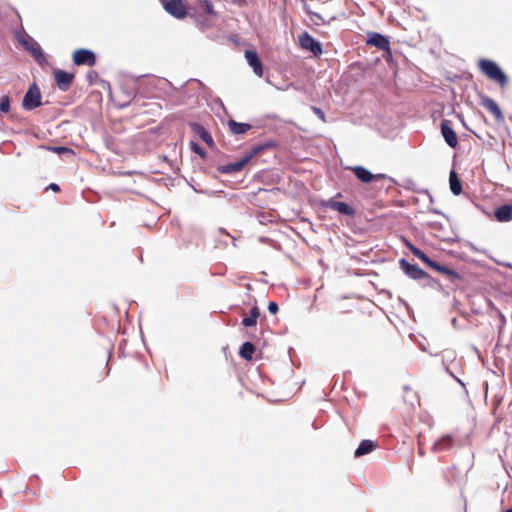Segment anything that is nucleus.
I'll return each instance as SVG.
<instances>
[{"instance_id": "nucleus-1", "label": "nucleus", "mask_w": 512, "mask_h": 512, "mask_svg": "<svg viewBox=\"0 0 512 512\" xmlns=\"http://www.w3.org/2000/svg\"><path fill=\"white\" fill-rule=\"evenodd\" d=\"M210 89L200 80L191 78L186 81L180 88L173 89V96L178 100L179 104H186L192 99H197L200 95H210Z\"/></svg>"}, {"instance_id": "nucleus-2", "label": "nucleus", "mask_w": 512, "mask_h": 512, "mask_svg": "<svg viewBox=\"0 0 512 512\" xmlns=\"http://www.w3.org/2000/svg\"><path fill=\"white\" fill-rule=\"evenodd\" d=\"M399 267L403 273L415 281H425V285L434 287L437 283L426 271L420 268L417 264H412L405 258L399 260Z\"/></svg>"}, {"instance_id": "nucleus-3", "label": "nucleus", "mask_w": 512, "mask_h": 512, "mask_svg": "<svg viewBox=\"0 0 512 512\" xmlns=\"http://www.w3.org/2000/svg\"><path fill=\"white\" fill-rule=\"evenodd\" d=\"M478 67L485 76L501 86L508 83L507 75L496 62L482 58L478 62Z\"/></svg>"}, {"instance_id": "nucleus-4", "label": "nucleus", "mask_w": 512, "mask_h": 512, "mask_svg": "<svg viewBox=\"0 0 512 512\" xmlns=\"http://www.w3.org/2000/svg\"><path fill=\"white\" fill-rule=\"evenodd\" d=\"M17 40L40 66L48 63L45 53L36 40L31 37L27 39L20 33L17 34Z\"/></svg>"}, {"instance_id": "nucleus-5", "label": "nucleus", "mask_w": 512, "mask_h": 512, "mask_svg": "<svg viewBox=\"0 0 512 512\" xmlns=\"http://www.w3.org/2000/svg\"><path fill=\"white\" fill-rule=\"evenodd\" d=\"M42 105V94L38 85L33 82L29 87L26 93L24 94L22 100V107L27 111H32Z\"/></svg>"}, {"instance_id": "nucleus-6", "label": "nucleus", "mask_w": 512, "mask_h": 512, "mask_svg": "<svg viewBox=\"0 0 512 512\" xmlns=\"http://www.w3.org/2000/svg\"><path fill=\"white\" fill-rule=\"evenodd\" d=\"M341 193H337V195L328 200L322 201V206L330 208L334 211L339 212L342 215L354 217L356 214L355 209L350 206L348 203L337 201L336 198L341 197Z\"/></svg>"}, {"instance_id": "nucleus-7", "label": "nucleus", "mask_w": 512, "mask_h": 512, "mask_svg": "<svg viewBox=\"0 0 512 512\" xmlns=\"http://www.w3.org/2000/svg\"><path fill=\"white\" fill-rule=\"evenodd\" d=\"M299 44L301 48L311 52L314 56H320L323 53L321 42L306 31L299 35Z\"/></svg>"}, {"instance_id": "nucleus-8", "label": "nucleus", "mask_w": 512, "mask_h": 512, "mask_svg": "<svg viewBox=\"0 0 512 512\" xmlns=\"http://www.w3.org/2000/svg\"><path fill=\"white\" fill-rule=\"evenodd\" d=\"M73 62L77 66H94L96 64V55L89 49H77L73 53Z\"/></svg>"}, {"instance_id": "nucleus-9", "label": "nucleus", "mask_w": 512, "mask_h": 512, "mask_svg": "<svg viewBox=\"0 0 512 512\" xmlns=\"http://www.w3.org/2000/svg\"><path fill=\"white\" fill-rule=\"evenodd\" d=\"M251 159L252 158L247 153L246 155H244L241 159L237 160L236 162L218 166L217 170L221 174H227V175L238 173L251 161Z\"/></svg>"}, {"instance_id": "nucleus-10", "label": "nucleus", "mask_w": 512, "mask_h": 512, "mask_svg": "<svg viewBox=\"0 0 512 512\" xmlns=\"http://www.w3.org/2000/svg\"><path fill=\"white\" fill-rule=\"evenodd\" d=\"M164 9L170 15L177 19H182L187 15V9L181 0H165L163 2Z\"/></svg>"}, {"instance_id": "nucleus-11", "label": "nucleus", "mask_w": 512, "mask_h": 512, "mask_svg": "<svg viewBox=\"0 0 512 512\" xmlns=\"http://www.w3.org/2000/svg\"><path fill=\"white\" fill-rule=\"evenodd\" d=\"M366 44L383 51H390L389 38L378 32H369L367 34Z\"/></svg>"}, {"instance_id": "nucleus-12", "label": "nucleus", "mask_w": 512, "mask_h": 512, "mask_svg": "<svg viewBox=\"0 0 512 512\" xmlns=\"http://www.w3.org/2000/svg\"><path fill=\"white\" fill-rule=\"evenodd\" d=\"M441 134L446 142V144L451 148H456L458 145V139L456 132L450 125L449 120H443L440 124Z\"/></svg>"}, {"instance_id": "nucleus-13", "label": "nucleus", "mask_w": 512, "mask_h": 512, "mask_svg": "<svg viewBox=\"0 0 512 512\" xmlns=\"http://www.w3.org/2000/svg\"><path fill=\"white\" fill-rule=\"evenodd\" d=\"M54 77L58 88L63 92L70 88L74 79V75L72 73L61 69H56L54 71Z\"/></svg>"}, {"instance_id": "nucleus-14", "label": "nucleus", "mask_w": 512, "mask_h": 512, "mask_svg": "<svg viewBox=\"0 0 512 512\" xmlns=\"http://www.w3.org/2000/svg\"><path fill=\"white\" fill-rule=\"evenodd\" d=\"M189 127L191 131L197 135L202 141H204L209 147H214V140L210 132L201 124L196 122H190Z\"/></svg>"}, {"instance_id": "nucleus-15", "label": "nucleus", "mask_w": 512, "mask_h": 512, "mask_svg": "<svg viewBox=\"0 0 512 512\" xmlns=\"http://www.w3.org/2000/svg\"><path fill=\"white\" fill-rule=\"evenodd\" d=\"M427 266L434 269L435 271H437L439 273L446 275L451 282H455L456 280L461 279V275L457 271H455L447 266H444L433 259H431L429 261Z\"/></svg>"}, {"instance_id": "nucleus-16", "label": "nucleus", "mask_w": 512, "mask_h": 512, "mask_svg": "<svg viewBox=\"0 0 512 512\" xmlns=\"http://www.w3.org/2000/svg\"><path fill=\"white\" fill-rule=\"evenodd\" d=\"M480 105L489 110L495 117V119L500 122L503 121V113L499 107V105L489 96L483 95L480 98Z\"/></svg>"}, {"instance_id": "nucleus-17", "label": "nucleus", "mask_w": 512, "mask_h": 512, "mask_svg": "<svg viewBox=\"0 0 512 512\" xmlns=\"http://www.w3.org/2000/svg\"><path fill=\"white\" fill-rule=\"evenodd\" d=\"M245 59H246L247 63L249 64V66L252 67L253 72L258 77H262L263 66H262V62H261L257 52L254 50H249V49L246 50L245 51Z\"/></svg>"}, {"instance_id": "nucleus-18", "label": "nucleus", "mask_w": 512, "mask_h": 512, "mask_svg": "<svg viewBox=\"0 0 512 512\" xmlns=\"http://www.w3.org/2000/svg\"><path fill=\"white\" fill-rule=\"evenodd\" d=\"M454 445V438L452 435L447 434L435 441L432 445V451L434 453L449 451Z\"/></svg>"}, {"instance_id": "nucleus-19", "label": "nucleus", "mask_w": 512, "mask_h": 512, "mask_svg": "<svg viewBox=\"0 0 512 512\" xmlns=\"http://www.w3.org/2000/svg\"><path fill=\"white\" fill-rule=\"evenodd\" d=\"M350 169L362 183L367 184L375 180L374 174L364 166H353Z\"/></svg>"}, {"instance_id": "nucleus-20", "label": "nucleus", "mask_w": 512, "mask_h": 512, "mask_svg": "<svg viewBox=\"0 0 512 512\" xmlns=\"http://www.w3.org/2000/svg\"><path fill=\"white\" fill-rule=\"evenodd\" d=\"M494 216L498 222H509L512 220V204H503L494 211Z\"/></svg>"}, {"instance_id": "nucleus-21", "label": "nucleus", "mask_w": 512, "mask_h": 512, "mask_svg": "<svg viewBox=\"0 0 512 512\" xmlns=\"http://www.w3.org/2000/svg\"><path fill=\"white\" fill-rule=\"evenodd\" d=\"M377 443L373 440L365 439L360 442L354 452L355 457H362L373 452L377 448Z\"/></svg>"}, {"instance_id": "nucleus-22", "label": "nucleus", "mask_w": 512, "mask_h": 512, "mask_svg": "<svg viewBox=\"0 0 512 512\" xmlns=\"http://www.w3.org/2000/svg\"><path fill=\"white\" fill-rule=\"evenodd\" d=\"M228 127L234 135H242L248 132L252 128V125L231 119L228 121Z\"/></svg>"}, {"instance_id": "nucleus-23", "label": "nucleus", "mask_w": 512, "mask_h": 512, "mask_svg": "<svg viewBox=\"0 0 512 512\" xmlns=\"http://www.w3.org/2000/svg\"><path fill=\"white\" fill-rule=\"evenodd\" d=\"M277 146H278V144L276 141L267 140L263 143H259L255 146H253V148L250 150V152H248V154L250 155L251 158H253V157L259 155L260 153H262L263 151L276 148Z\"/></svg>"}, {"instance_id": "nucleus-24", "label": "nucleus", "mask_w": 512, "mask_h": 512, "mask_svg": "<svg viewBox=\"0 0 512 512\" xmlns=\"http://www.w3.org/2000/svg\"><path fill=\"white\" fill-rule=\"evenodd\" d=\"M121 89L127 100L119 104L118 108L124 109L130 105L131 100L136 96L137 89L134 85L131 86L129 84L122 85Z\"/></svg>"}, {"instance_id": "nucleus-25", "label": "nucleus", "mask_w": 512, "mask_h": 512, "mask_svg": "<svg viewBox=\"0 0 512 512\" xmlns=\"http://www.w3.org/2000/svg\"><path fill=\"white\" fill-rule=\"evenodd\" d=\"M449 186L453 195L458 196L462 192V183L455 170H451L449 174Z\"/></svg>"}, {"instance_id": "nucleus-26", "label": "nucleus", "mask_w": 512, "mask_h": 512, "mask_svg": "<svg viewBox=\"0 0 512 512\" xmlns=\"http://www.w3.org/2000/svg\"><path fill=\"white\" fill-rule=\"evenodd\" d=\"M260 316V310L255 305L251 308L250 314L243 317L241 324L244 327H254L257 324V319Z\"/></svg>"}, {"instance_id": "nucleus-27", "label": "nucleus", "mask_w": 512, "mask_h": 512, "mask_svg": "<svg viewBox=\"0 0 512 512\" xmlns=\"http://www.w3.org/2000/svg\"><path fill=\"white\" fill-rule=\"evenodd\" d=\"M255 351H256L255 344L250 341H246L241 345V347L239 349V355L244 360L250 361V360H252L253 354L255 353Z\"/></svg>"}, {"instance_id": "nucleus-28", "label": "nucleus", "mask_w": 512, "mask_h": 512, "mask_svg": "<svg viewBox=\"0 0 512 512\" xmlns=\"http://www.w3.org/2000/svg\"><path fill=\"white\" fill-rule=\"evenodd\" d=\"M39 148L47 150V151L54 152V153L59 154V155H62V154L74 155V151L71 148H68V147H65V146H45V145H41Z\"/></svg>"}, {"instance_id": "nucleus-29", "label": "nucleus", "mask_w": 512, "mask_h": 512, "mask_svg": "<svg viewBox=\"0 0 512 512\" xmlns=\"http://www.w3.org/2000/svg\"><path fill=\"white\" fill-rule=\"evenodd\" d=\"M408 248L410 249V251L412 252V254L414 256H416L417 258H419L422 262H424L426 265L429 263V261L431 260V258L426 254L424 253L421 249H419L418 247L414 246L413 244L411 243H408Z\"/></svg>"}, {"instance_id": "nucleus-30", "label": "nucleus", "mask_w": 512, "mask_h": 512, "mask_svg": "<svg viewBox=\"0 0 512 512\" xmlns=\"http://www.w3.org/2000/svg\"><path fill=\"white\" fill-rule=\"evenodd\" d=\"M201 9L208 15H215L214 6L211 1L203 0L200 4Z\"/></svg>"}, {"instance_id": "nucleus-31", "label": "nucleus", "mask_w": 512, "mask_h": 512, "mask_svg": "<svg viewBox=\"0 0 512 512\" xmlns=\"http://www.w3.org/2000/svg\"><path fill=\"white\" fill-rule=\"evenodd\" d=\"M10 111V97L8 95H3L0 98V112L8 113Z\"/></svg>"}, {"instance_id": "nucleus-32", "label": "nucleus", "mask_w": 512, "mask_h": 512, "mask_svg": "<svg viewBox=\"0 0 512 512\" xmlns=\"http://www.w3.org/2000/svg\"><path fill=\"white\" fill-rule=\"evenodd\" d=\"M306 12L309 14L311 21H312L315 25L326 24V21H325V19L322 17V15H321V14H319V13H317V12L308 11V10H306Z\"/></svg>"}, {"instance_id": "nucleus-33", "label": "nucleus", "mask_w": 512, "mask_h": 512, "mask_svg": "<svg viewBox=\"0 0 512 512\" xmlns=\"http://www.w3.org/2000/svg\"><path fill=\"white\" fill-rule=\"evenodd\" d=\"M190 148L195 154L200 156L202 159L206 158L207 154L205 150L198 143L192 141L190 143Z\"/></svg>"}, {"instance_id": "nucleus-34", "label": "nucleus", "mask_w": 512, "mask_h": 512, "mask_svg": "<svg viewBox=\"0 0 512 512\" xmlns=\"http://www.w3.org/2000/svg\"><path fill=\"white\" fill-rule=\"evenodd\" d=\"M311 110L313 111V113L324 123L327 122L326 120V116H325V113L322 109H320L319 107H316V106H311Z\"/></svg>"}, {"instance_id": "nucleus-35", "label": "nucleus", "mask_w": 512, "mask_h": 512, "mask_svg": "<svg viewBox=\"0 0 512 512\" xmlns=\"http://www.w3.org/2000/svg\"><path fill=\"white\" fill-rule=\"evenodd\" d=\"M497 312H498L499 320H500L498 330H499V333H502V330L505 327L507 320H506L505 315L500 310H497Z\"/></svg>"}, {"instance_id": "nucleus-36", "label": "nucleus", "mask_w": 512, "mask_h": 512, "mask_svg": "<svg viewBox=\"0 0 512 512\" xmlns=\"http://www.w3.org/2000/svg\"><path fill=\"white\" fill-rule=\"evenodd\" d=\"M279 310V306L276 302L274 301H271L269 302L268 304V311L271 313V314H276Z\"/></svg>"}, {"instance_id": "nucleus-37", "label": "nucleus", "mask_w": 512, "mask_h": 512, "mask_svg": "<svg viewBox=\"0 0 512 512\" xmlns=\"http://www.w3.org/2000/svg\"><path fill=\"white\" fill-rule=\"evenodd\" d=\"M46 189L52 190L54 192H58V191H60V186L56 183H50Z\"/></svg>"}, {"instance_id": "nucleus-38", "label": "nucleus", "mask_w": 512, "mask_h": 512, "mask_svg": "<svg viewBox=\"0 0 512 512\" xmlns=\"http://www.w3.org/2000/svg\"><path fill=\"white\" fill-rule=\"evenodd\" d=\"M374 176H375V180L374 181H377V180H380V179H384V178H388L387 175L381 174V173L374 174Z\"/></svg>"}, {"instance_id": "nucleus-39", "label": "nucleus", "mask_w": 512, "mask_h": 512, "mask_svg": "<svg viewBox=\"0 0 512 512\" xmlns=\"http://www.w3.org/2000/svg\"><path fill=\"white\" fill-rule=\"evenodd\" d=\"M414 186H415V184H414V182L412 180H408L407 181L406 188L411 189V190H415Z\"/></svg>"}, {"instance_id": "nucleus-40", "label": "nucleus", "mask_w": 512, "mask_h": 512, "mask_svg": "<svg viewBox=\"0 0 512 512\" xmlns=\"http://www.w3.org/2000/svg\"><path fill=\"white\" fill-rule=\"evenodd\" d=\"M429 199V203L432 204L433 203V197L431 196V194L428 192V190H423L422 191Z\"/></svg>"}, {"instance_id": "nucleus-41", "label": "nucleus", "mask_w": 512, "mask_h": 512, "mask_svg": "<svg viewBox=\"0 0 512 512\" xmlns=\"http://www.w3.org/2000/svg\"><path fill=\"white\" fill-rule=\"evenodd\" d=\"M215 102H216L217 104H219V105L224 109L223 102H222V100H221L220 98H217V99L215 100Z\"/></svg>"}, {"instance_id": "nucleus-42", "label": "nucleus", "mask_w": 512, "mask_h": 512, "mask_svg": "<svg viewBox=\"0 0 512 512\" xmlns=\"http://www.w3.org/2000/svg\"><path fill=\"white\" fill-rule=\"evenodd\" d=\"M429 210L435 214H442L440 210L438 209H434V208H429Z\"/></svg>"}, {"instance_id": "nucleus-43", "label": "nucleus", "mask_w": 512, "mask_h": 512, "mask_svg": "<svg viewBox=\"0 0 512 512\" xmlns=\"http://www.w3.org/2000/svg\"><path fill=\"white\" fill-rule=\"evenodd\" d=\"M451 323H452L453 327H455V328H456V327H457V318H455V317H454V318L452 319Z\"/></svg>"}, {"instance_id": "nucleus-44", "label": "nucleus", "mask_w": 512, "mask_h": 512, "mask_svg": "<svg viewBox=\"0 0 512 512\" xmlns=\"http://www.w3.org/2000/svg\"><path fill=\"white\" fill-rule=\"evenodd\" d=\"M206 27H207V24H206V23H201V24H200V29H201L202 31H204V30L206 29Z\"/></svg>"}, {"instance_id": "nucleus-45", "label": "nucleus", "mask_w": 512, "mask_h": 512, "mask_svg": "<svg viewBox=\"0 0 512 512\" xmlns=\"http://www.w3.org/2000/svg\"><path fill=\"white\" fill-rule=\"evenodd\" d=\"M219 232L225 234L226 236H230L229 233L224 231V229H219Z\"/></svg>"}, {"instance_id": "nucleus-46", "label": "nucleus", "mask_w": 512, "mask_h": 512, "mask_svg": "<svg viewBox=\"0 0 512 512\" xmlns=\"http://www.w3.org/2000/svg\"><path fill=\"white\" fill-rule=\"evenodd\" d=\"M456 380H457V382H458L459 384H461L462 386H464V383H463L460 379L456 378Z\"/></svg>"}, {"instance_id": "nucleus-47", "label": "nucleus", "mask_w": 512, "mask_h": 512, "mask_svg": "<svg viewBox=\"0 0 512 512\" xmlns=\"http://www.w3.org/2000/svg\"><path fill=\"white\" fill-rule=\"evenodd\" d=\"M504 512H512V506L506 509Z\"/></svg>"}, {"instance_id": "nucleus-48", "label": "nucleus", "mask_w": 512, "mask_h": 512, "mask_svg": "<svg viewBox=\"0 0 512 512\" xmlns=\"http://www.w3.org/2000/svg\"><path fill=\"white\" fill-rule=\"evenodd\" d=\"M234 2H236V3H242V2H244V0H234Z\"/></svg>"}, {"instance_id": "nucleus-49", "label": "nucleus", "mask_w": 512, "mask_h": 512, "mask_svg": "<svg viewBox=\"0 0 512 512\" xmlns=\"http://www.w3.org/2000/svg\"><path fill=\"white\" fill-rule=\"evenodd\" d=\"M419 454H420V455H423V454H424V452H423V450H422L421 448L419 449Z\"/></svg>"}, {"instance_id": "nucleus-50", "label": "nucleus", "mask_w": 512, "mask_h": 512, "mask_svg": "<svg viewBox=\"0 0 512 512\" xmlns=\"http://www.w3.org/2000/svg\"><path fill=\"white\" fill-rule=\"evenodd\" d=\"M92 73H93V72H90V73L88 74V77H89V78H93Z\"/></svg>"}]
</instances>
